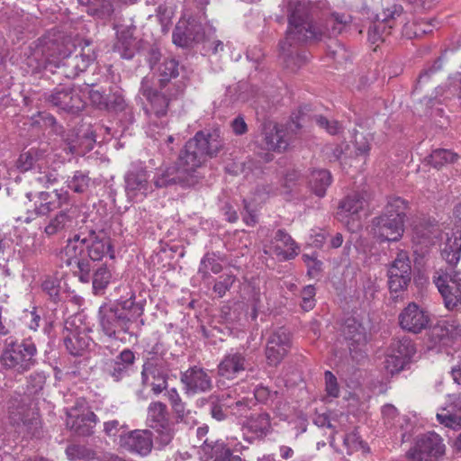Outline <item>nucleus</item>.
Segmentation results:
<instances>
[{
    "instance_id": "f257e3e1",
    "label": "nucleus",
    "mask_w": 461,
    "mask_h": 461,
    "mask_svg": "<svg viewBox=\"0 0 461 461\" xmlns=\"http://www.w3.org/2000/svg\"><path fill=\"white\" fill-rule=\"evenodd\" d=\"M223 143L218 131L204 133L198 131L189 140L181 152L176 167H169L158 176L155 180L157 187H167L180 183L190 185L194 184V173L205 161L212 158L222 149Z\"/></svg>"
},
{
    "instance_id": "f03ea898",
    "label": "nucleus",
    "mask_w": 461,
    "mask_h": 461,
    "mask_svg": "<svg viewBox=\"0 0 461 461\" xmlns=\"http://www.w3.org/2000/svg\"><path fill=\"white\" fill-rule=\"evenodd\" d=\"M287 12L288 28L286 37L280 45L283 55H285L286 45L292 46L294 43L317 40L321 35L336 36L350 22V16L334 13L327 19L325 29L322 31L312 24L308 8L304 4L297 0H291L287 3Z\"/></svg>"
},
{
    "instance_id": "7ed1b4c3",
    "label": "nucleus",
    "mask_w": 461,
    "mask_h": 461,
    "mask_svg": "<svg viewBox=\"0 0 461 461\" xmlns=\"http://www.w3.org/2000/svg\"><path fill=\"white\" fill-rule=\"evenodd\" d=\"M136 308L138 315H141L143 309L135 304L133 296L116 303H104L98 311L99 325L102 331L109 338H113L120 331L129 332L131 319L127 310Z\"/></svg>"
},
{
    "instance_id": "20e7f679",
    "label": "nucleus",
    "mask_w": 461,
    "mask_h": 461,
    "mask_svg": "<svg viewBox=\"0 0 461 461\" xmlns=\"http://www.w3.org/2000/svg\"><path fill=\"white\" fill-rule=\"evenodd\" d=\"M74 44L68 38L48 35L40 40V45L34 50L33 59L38 62L36 71L45 68L47 64L58 63L59 59L68 58Z\"/></svg>"
},
{
    "instance_id": "39448f33",
    "label": "nucleus",
    "mask_w": 461,
    "mask_h": 461,
    "mask_svg": "<svg viewBox=\"0 0 461 461\" xmlns=\"http://www.w3.org/2000/svg\"><path fill=\"white\" fill-rule=\"evenodd\" d=\"M405 214L393 209L392 203L382 215L373 220L374 235L380 241H398L404 231Z\"/></svg>"
},
{
    "instance_id": "423d86ee",
    "label": "nucleus",
    "mask_w": 461,
    "mask_h": 461,
    "mask_svg": "<svg viewBox=\"0 0 461 461\" xmlns=\"http://www.w3.org/2000/svg\"><path fill=\"white\" fill-rule=\"evenodd\" d=\"M140 90L147 98L149 107L145 108L147 114H154L159 118L166 115L169 100L177 97L183 92V87L168 85L167 87L160 91L153 90L150 86V80L144 77L141 81Z\"/></svg>"
},
{
    "instance_id": "0eeeda50",
    "label": "nucleus",
    "mask_w": 461,
    "mask_h": 461,
    "mask_svg": "<svg viewBox=\"0 0 461 461\" xmlns=\"http://www.w3.org/2000/svg\"><path fill=\"white\" fill-rule=\"evenodd\" d=\"M68 428L78 436H90L97 423V416L91 411L85 399H77L75 404L66 411Z\"/></svg>"
},
{
    "instance_id": "6e6552de",
    "label": "nucleus",
    "mask_w": 461,
    "mask_h": 461,
    "mask_svg": "<svg viewBox=\"0 0 461 461\" xmlns=\"http://www.w3.org/2000/svg\"><path fill=\"white\" fill-rule=\"evenodd\" d=\"M445 454L443 439L435 432L417 438L414 446L407 452L411 461H438Z\"/></svg>"
},
{
    "instance_id": "1a4fd4ad",
    "label": "nucleus",
    "mask_w": 461,
    "mask_h": 461,
    "mask_svg": "<svg viewBox=\"0 0 461 461\" xmlns=\"http://www.w3.org/2000/svg\"><path fill=\"white\" fill-rule=\"evenodd\" d=\"M435 285L443 297L445 306L453 310L461 305V276L460 273L451 268L438 274L434 279Z\"/></svg>"
},
{
    "instance_id": "9d476101",
    "label": "nucleus",
    "mask_w": 461,
    "mask_h": 461,
    "mask_svg": "<svg viewBox=\"0 0 461 461\" xmlns=\"http://www.w3.org/2000/svg\"><path fill=\"white\" fill-rule=\"evenodd\" d=\"M411 281V261L407 252L400 251L388 269V285L393 293L405 289Z\"/></svg>"
},
{
    "instance_id": "9b49d317",
    "label": "nucleus",
    "mask_w": 461,
    "mask_h": 461,
    "mask_svg": "<svg viewBox=\"0 0 461 461\" xmlns=\"http://www.w3.org/2000/svg\"><path fill=\"white\" fill-rule=\"evenodd\" d=\"M399 323L402 329L417 334L429 326L430 317L417 303H410L399 314Z\"/></svg>"
},
{
    "instance_id": "f8f14e48",
    "label": "nucleus",
    "mask_w": 461,
    "mask_h": 461,
    "mask_svg": "<svg viewBox=\"0 0 461 461\" xmlns=\"http://www.w3.org/2000/svg\"><path fill=\"white\" fill-rule=\"evenodd\" d=\"M291 348V334L285 328L275 330L268 338L266 357L269 365L277 366Z\"/></svg>"
},
{
    "instance_id": "ddd939ff",
    "label": "nucleus",
    "mask_w": 461,
    "mask_h": 461,
    "mask_svg": "<svg viewBox=\"0 0 461 461\" xmlns=\"http://www.w3.org/2000/svg\"><path fill=\"white\" fill-rule=\"evenodd\" d=\"M167 376V369L162 360H149L143 365L142 384L147 387H151L155 394H158L166 389Z\"/></svg>"
},
{
    "instance_id": "4468645a",
    "label": "nucleus",
    "mask_w": 461,
    "mask_h": 461,
    "mask_svg": "<svg viewBox=\"0 0 461 461\" xmlns=\"http://www.w3.org/2000/svg\"><path fill=\"white\" fill-rule=\"evenodd\" d=\"M52 106L69 113H77L84 108L78 93L69 87H57L46 97Z\"/></svg>"
},
{
    "instance_id": "2eb2a0df",
    "label": "nucleus",
    "mask_w": 461,
    "mask_h": 461,
    "mask_svg": "<svg viewBox=\"0 0 461 461\" xmlns=\"http://www.w3.org/2000/svg\"><path fill=\"white\" fill-rule=\"evenodd\" d=\"M121 445L131 452L148 456L153 447V434L149 429H135L121 437Z\"/></svg>"
},
{
    "instance_id": "dca6fc26",
    "label": "nucleus",
    "mask_w": 461,
    "mask_h": 461,
    "mask_svg": "<svg viewBox=\"0 0 461 461\" xmlns=\"http://www.w3.org/2000/svg\"><path fill=\"white\" fill-rule=\"evenodd\" d=\"M86 237V248L91 260H101L106 255H109L110 258H114L111 239L104 230H89Z\"/></svg>"
},
{
    "instance_id": "f3484780",
    "label": "nucleus",
    "mask_w": 461,
    "mask_h": 461,
    "mask_svg": "<svg viewBox=\"0 0 461 461\" xmlns=\"http://www.w3.org/2000/svg\"><path fill=\"white\" fill-rule=\"evenodd\" d=\"M186 393H199L209 391L212 379L205 370L193 366L181 374L180 378Z\"/></svg>"
},
{
    "instance_id": "a211bd4d",
    "label": "nucleus",
    "mask_w": 461,
    "mask_h": 461,
    "mask_svg": "<svg viewBox=\"0 0 461 461\" xmlns=\"http://www.w3.org/2000/svg\"><path fill=\"white\" fill-rule=\"evenodd\" d=\"M384 423L391 429H395V433L402 442L408 441L413 429V424L406 416H400L396 408L392 404H386L382 409Z\"/></svg>"
},
{
    "instance_id": "6ab92c4d",
    "label": "nucleus",
    "mask_w": 461,
    "mask_h": 461,
    "mask_svg": "<svg viewBox=\"0 0 461 461\" xmlns=\"http://www.w3.org/2000/svg\"><path fill=\"white\" fill-rule=\"evenodd\" d=\"M28 352L29 348L25 344L11 341L1 356V363L6 368L15 369L19 373L23 372L29 365L26 359Z\"/></svg>"
},
{
    "instance_id": "aec40b11",
    "label": "nucleus",
    "mask_w": 461,
    "mask_h": 461,
    "mask_svg": "<svg viewBox=\"0 0 461 461\" xmlns=\"http://www.w3.org/2000/svg\"><path fill=\"white\" fill-rule=\"evenodd\" d=\"M203 36V28L200 23H197L194 18L188 20L183 18L177 23L173 32V41L178 46H185L189 41H201Z\"/></svg>"
},
{
    "instance_id": "412c9836",
    "label": "nucleus",
    "mask_w": 461,
    "mask_h": 461,
    "mask_svg": "<svg viewBox=\"0 0 461 461\" xmlns=\"http://www.w3.org/2000/svg\"><path fill=\"white\" fill-rule=\"evenodd\" d=\"M125 191L129 199L137 198L148 191V175L140 164H133L125 176Z\"/></svg>"
},
{
    "instance_id": "4be33fe9",
    "label": "nucleus",
    "mask_w": 461,
    "mask_h": 461,
    "mask_svg": "<svg viewBox=\"0 0 461 461\" xmlns=\"http://www.w3.org/2000/svg\"><path fill=\"white\" fill-rule=\"evenodd\" d=\"M249 366L245 355L238 351L228 353L218 366V374L226 379H234Z\"/></svg>"
},
{
    "instance_id": "5701e85b",
    "label": "nucleus",
    "mask_w": 461,
    "mask_h": 461,
    "mask_svg": "<svg viewBox=\"0 0 461 461\" xmlns=\"http://www.w3.org/2000/svg\"><path fill=\"white\" fill-rule=\"evenodd\" d=\"M242 447L240 442L235 443L233 439L229 440L226 446L222 442L209 443L205 439L201 447L202 451L207 455V458L215 456L213 461H230L232 453L240 451Z\"/></svg>"
},
{
    "instance_id": "b1692460",
    "label": "nucleus",
    "mask_w": 461,
    "mask_h": 461,
    "mask_svg": "<svg viewBox=\"0 0 461 461\" xmlns=\"http://www.w3.org/2000/svg\"><path fill=\"white\" fill-rule=\"evenodd\" d=\"M271 431V421L269 414L262 412L250 416L243 424L244 435L248 437V440L251 441L256 438H263Z\"/></svg>"
},
{
    "instance_id": "393cba45",
    "label": "nucleus",
    "mask_w": 461,
    "mask_h": 461,
    "mask_svg": "<svg viewBox=\"0 0 461 461\" xmlns=\"http://www.w3.org/2000/svg\"><path fill=\"white\" fill-rule=\"evenodd\" d=\"M336 214L337 218L352 231L360 228L361 218L366 215L363 213L361 203H339Z\"/></svg>"
},
{
    "instance_id": "a878e982",
    "label": "nucleus",
    "mask_w": 461,
    "mask_h": 461,
    "mask_svg": "<svg viewBox=\"0 0 461 461\" xmlns=\"http://www.w3.org/2000/svg\"><path fill=\"white\" fill-rule=\"evenodd\" d=\"M87 237L83 232L76 234L72 239L68 240L63 252L62 259L68 266H73V264L78 260L85 258V249L86 248Z\"/></svg>"
},
{
    "instance_id": "bb28decb",
    "label": "nucleus",
    "mask_w": 461,
    "mask_h": 461,
    "mask_svg": "<svg viewBox=\"0 0 461 461\" xmlns=\"http://www.w3.org/2000/svg\"><path fill=\"white\" fill-rule=\"evenodd\" d=\"M122 59H130L137 50V41L133 37V29L122 27L117 31V41L113 47Z\"/></svg>"
},
{
    "instance_id": "cd10ccee",
    "label": "nucleus",
    "mask_w": 461,
    "mask_h": 461,
    "mask_svg": "<svg viewBox=\"0 0 461 461\" xmlns=\"http://www.w3.org/2000/svg\"><path fill=\"white\" fill-rule=\"evenodd\" d=\"M81 5L86 6V12L100 19L110 18L115 8L123 2L119 0H77Z\"/></svg>"
},
{
    "instance_id": "c85d7f7f",
    "label": "nucleus",
    "mask_w": 461,
    "mask_h": 461,
    "mask_svg": "<svg viewBox=\"0 0 461 461\" xmlns=\"http://www.w3.org/2000/svg\"><path fill=\"white\" fill-rule=\"evenodd\" d=\"M78 211L76 207L70 208L67 212L58 214L49 225L46 226L45 231L49 235H53L64 229H71L78 225Z\"/></svg>"
},
{
    "instance_id": "c756f323",
    "label": "nucleus",
    "mask_w": 461,
    "mask_h": 461,
    "mask_svg": "<svg viewBox=\"0 0 461 461\" xmlns=\"http://www.w3.org/2000/svg\"><path fill=\"white\" fill-rule=\"evenodd\" d=\"M9 419L11 423L17 427H28V404L27 397L17 399L14 398L8 407Z\"/></svg>"
},
{
    "instance_id": "7c9ffc66",
    "label": "nucleus",
    "mask_w": 461,
    "mask_h": 461,
    "mask_svg": "<svg viewBox=\"0 0 461 461\" xmlns=\"http://www.w3.org/2000/svg\"><path fill=\"white\" fill-rule=\"evenodd\" d=\"M275 240L281 245L276 244L274 247V252L277 256H282L285 259L294 258L298 254V246L291 236L283 230H278L275 236Z\"/></svg>"
},
{
    "instance_id": "2f4dec72",
    "label": "nucleus",
    "mask_w": 461,
    "mask_h": 461,
    "mask_svg": "<svg viewBox=\"0 0 461 461\" xmlns=\"http://www.w3.org/2000/svg\"><path fill=\"white\" fill-rule=\"evenodd\" d=\"M64 345L71 355L80 356L89 348L90 339L85 333L77 330L68 331L64 337Z\"/></svg>"
},
{
    "instance_id": "473e14b6",
    "label": "nucleus",
    "mask_w": 461,
    "mask_h": 461,
    "mask_svg": "<svg viewBox=\"0 0 461 461\" xmlns=\"http://www.w3.org/2000/svg\"><path fill=\"white\" fill-rule=\"evenodd\" d=\"M442 257L451 267L456 266L461 258V230L453 232L451 237H447Z\"/></svg>"
},
{
    "instance_id": "72a5a7b5",
    "label": "nucleus",
    "mask_w": 461,
    "mask_h": 461,
    "mask_svg": "<svg viewBox=\"0 0 461 461\" xmlns=\"http://www.w3.org/2000/svg\"><path fill=\"white\" fill-rule=\"evenodd\" d=\"M134 354L130 349L122 350L120 355L109 365V373L115 381H119L133 364Z\"/></svg>"
},
{
    "instance_id": "f704fd0d",
    "label": "nucleus",
    "mask_w": 461,
    "mask_h": 461,
    "mask_svg": "<svg viewBox=\"0 0 461 461\" xmlns=\"http://www.w3.org/2000/svg\"><path fill=\"white\" fill-rule=\"evenodd\" d=\"M331 175L326 169H314L309 177V186L318 198L325 195L328 186L331 184Z\"/></svg>"
},
{
    "instance_id": "c9c22d12",
    "label": "nucleus",
    "mask_w": 461,
    "mask_h": 461,
    "mask_svg": "<svg viewBox=\"0 0 461 461\" xmlns=\"http://www.w3.org/2000/svg\"><path fill=\"white\" fill-rule=\"evenodd\" d=\"M265 142L268 149L282 151L288 146L285 132L277 125H268L265 128Z\"/></svg>"
},
{
    "instance_id": "e433bc0d",
    "label": "nucleus",
    "mask_w": 461,
    "mask_h": 461,
    "mask_svg": "<svg viewBox=\"0 0 461 461\" xmlns=\"http://www.w3.org/2000/svg\"><path fill=\"white\" fill-rule=\"evenodd\" d=\"M376 20L392 30L397 23H403L405 21L403 8L400 5L393 4L377 14Z\"/></svg>"
},
{
    "instance_id": "4c0bfd02",
    "label": "nucleus",
    "mask_w": 461,
    "mask_h": 461,
    "mask_svg": "<svg viewBox=\"0 0 461 461\" xmlns=\"http://www.w3.org/2000/svg\"><path fill=\"white\" fill-rule=\"evenodd\" d=\"M458 158L457 153L449 149H437L426 158V161L433 167L439 169L446 165L455 163Z\"/></svg>"
},
{
    "instance_id": "58836bf2",
    "label": "nucleus",
    "mask_w": 461,
    "mask_h": 461,
    "mask_svg": "<svg viewBox=\"0 0 461 461\" xmlns=\"http://www.w3.org/2000/svg\"><path fill=\"white\" fill-rule=\"evenodd\" d=\"M159 86L161 90L167 87L172 78L178 76V62L175 59H164L158 67Z\"/></svg>"
},
{
    "instance_id": "ea45409f",
    "label": "nucleus",
    "mask_w": 461,
    "mask_h": 461,
    "mask_svg": "<svg viewBox=\"0 0 461 461\" xmlns=\"http://www.w3.org/2000/svg\"><path fill=\"white\" fill-rule=\"evenodd\" d=\"M343 333L347 339L357 344L364 343L366 340L365 328L354 318L346 321Z\"/></svg>"
},
{
    "instance_id": "a19ab883",
    "label": "nucleus",
    "mask_w": 461,
    "mask_h": 461,
    "mask_svg": "<svg viewBox=\"0 0 461 461\" xmlns=\"http://www.w3.org/2000/svg\"><path fill=\"white\" fill-rule=\"evenodd\" d=\"M148 420L152 428L168 423L166 404L161 402H151L148 408Z\"/></svg>"
},
{
    "instance_id": "79ce46f5",
    "label": "nucleus",
    "mask_w": 461,
    "mask_h": 461,
    "mask_svg": "<svg viewBox=\"0 0 461 461\" xmlns=\"http://www.w3.org/2000/svg\"><path fill=\"white\" fill-rule=\"evenodd\" d=\"M390 351L408 363L415 354L416 348L410 338L402 337L392 343Z\"/></svg>"
},
{
    "instance_id": "37998d69",
    "label": "nucleus",
    "mask_w": 461,
    "mask_h": 461,
    "mask_svg": "<svg viewBox=\"0 0 461 461\" xmlns=\"http://www.w3.org/2000/svg\"><path fill=\"white\" fill-rule=\"evenodd\" d=\"M437 420L446 427L456 429L461 428V402L452 406L447 413H437Z\"/></svg>"
},
{
    "instance_id": "c03bdc74",
    "label": "nucleus",
    "mask_w": 461,
    "mask_h": 461,
    "mask_svg": "<svg viewBox=\"0 0 461 461\" xmlns=\"http://www.w3.org/2000/svg\"><path fill=\"white\" fill-rule=\"evenodd\" d=\"M254 397L258 402L269 404L277 408L281 402V397L277 391H271L268 387L259 385L254 390Z\"/></svg>"
},
{
    "instance_id": "a18cd8bd",
    "label": "nucleus",
    "mask_w": 461,
    "mask_h": 461,
    "mask_svg": "<svg viewBox=\"0 0 461 461\" xmlns=\"http://www.w3.org/2000/svg\"><path fill=\"white\" fill-rule=\"evenodd\" d=\"M67 456L69 460H83V461H91L95 459V452L85 447L80 445H71L68 446L66 449Z\"/></svg>"
},
{
    "instance_id": "49530a36",
    "label": "nucleus",
    "mask_w": 461,
    "mask_h": 461,
    "mask_svg": "<svg viewBox=\"0 0 461 461\" xmlns=\"http://www.w3.org/2000/svg\"><path fill=\"white\" fill-rule=\"evenodd\" d=\"M432 334L433 336L439 337V339L442 340L447 336L453 338L461 335V330L459 329L458 325L456 324L455 321L451 322L446 321L437 327H434Z\"/></svg>"
},
{
    "instance_id": "de8ad7c7",
    "label": "nucleus",
    "mask_w": 461,
    "mask_h": 461,
    "mask_svg": "<svg viewBox=\"0 0 461 461\" xmlns=\"http://www.w3.org/2000/svg\"><path fill=\"white\" fill-rule=\"evenodd\" d=\"M391 33V29H388L383 23L375 19L374 23L368 29V40L373 44L378 41H384L386 35Z\"/></svg>"
},
{
    "instance_id": "09e8293b",
    "label": "nucleus",
    "mask_w": 461,
    "mask_h": 461,
    "mask_svg": "<svg viewBox=\"0 0 461 461\" xmlns=\"http://www.w3.org/2000/svg\"><path fill=\"white\" fill-rule=\"evenodd\" d=\"M406 364L407 362L397 356V354L390 351L384 359V368L387 373L393 375L402 370Z\"/></svg>"
},
{
    "instance_id": "8fccbe9b",
    "label": "nucleus",
    "mask_w": 461,
    "mask_h": 461,
    "mask_svg": "<svg viewBox=\"0 0 461 461\" xmlns=\"http://www.w3.org/2000/svg\"><path fill=\"white\" fill-rule=\"evenodd\" d=\"M111 273L105 267H101L95 270L93 276V288L95 292L104 290L109 284Z\"/></svg>"
},
{
    "instance_id": "3c124183",
    "label": "nucleus",
    "mask_w": 461,
    "mask_h": 461,
    "mask_svg": "<svg viewBox=\"0 0 461 461\" xmlns=\"http://www.w3.org/2000/svg\"><path fill=\"white\" fill-rule=\"evenodd\" d=\"M153 429L156 430L158 434L156 440L160 447H166L172 441L174 437V431L169 422Z\"/></svg>"
},
{
    "instance_id": "603ef678",
    "label": "nucleus",
    "mask_w": 461,
    "mask_h": 461,
    "mask_svg": "<svg viewBox=\"0 0 461 461\" xmlns=\"http://www.w3.org/2000/svg\"><path fill=\"white\" fill-rule=\"evenodd\" d=\"M89 177L81 172H77L69 181L68 187L75 193H84L87 190Z\"/></svg>"
},
{
    "instance_id": "864d4df0",
    "label": "nucleus",
    "mask_w": 461,
    "mask_h": 461,
    "mask_svg": "<svg viewBox=\"0 0 461 461\" xmlns=\"http://www.w3.org/2000/svg\"><path fill=\"white\" fill-rule=\"evenodd\" d=\"M235 279V276L230 274H225L220 276L219 280L213 285L214 293H216L220 297H222L225 295L227 291L230 289Z\"/></svg>"
},
{
    "instance_id": "5fc2aeb1",
    "label": "nucleus",
    "mask_w": 461,
    "mask_h": 461,
    "mask_svg": "<svg viewBox=\"0 0 461 461\" xmlns=\"http://www.w3.org/2000/svg\"><path fill=\"white\" fill-rule=\"evenodd\" d=\"M77 268L76 274L78 275L79 280L82 283H88L91 279V263L86 258L78 260L73 264Z\"/></svg>"
},
{
    "instance_id": "6e6d98bb",
    "label": "nucleus",
    "mask_w": 461,
    "mask_h": 461,
    "mask_svg": "<svg viewBox=\"0 0 461 461\" xmlns=\"http://www.w3.org/2000/svg\"><path fill=\"white\" fill-rule=\"evenodd\" d=\"M316 290L313 285H306L303 287L302 291V308L308 312L312 310L315 305V296Z\"/></svg>"
},
{
    "instance_id": "4d7b16f0",
    "label": "nucleus",
    "mask_w": 461,
    "mask_h": 461,
    "mask_svg": "<svg viewBox=\"0 0 461 461\" xmlns=\"http://www.w3.org/2000/svg\"><path fill=\"white\" fill-rule=\"evenodd\" d=\"M343 442L344 446L348 449V453L357 451L363 447V442L360 439L357 432L355 430L346 434Z\"/></svg>"
},
{
    "instance_id": "13d9d810",
    "label": "nucleus",
    "mask_w": 461,
    "mask_h": 461,
    "mask_svg": "<svg viewBox=\"0 0 461 461\" xmlns=\"http://www.w3.org/2000/svg\"><path fill=\"white\" fill-rule=\"evenodd\" d=\"M147 133L150 138H153L155 140H158L159 142L164 141L167 144H170L174 140L172 135L166 134L165 132H160V129L156 122H151L149 124Z\"/></svg>"
},
{
    "instance_id": "bf43d9fd",
    "label": "nucleus",
    "mask_w": 461,
    "mask_h": 461,
    "mask_svg": "<svg viewBox=\"0 0 461 461\" xmlns=\"http://www.w3.org/2000/svg\"><path fill=\"white\" fill-rule=\"evenodd\" d=\"M221 265L211 256L206 255L201 261L200 272H212L213 274H218L221 271Z\"/></svg>"
},
{
    "instance_id": "052dcab7",
    "label": "nucleus",
    "mask_w": 461,
    "mask_h": 461,
    "mask_svg": "<svg viewBox=\"0 0 461 461\" xmlns=\"http://www.w3.org/2000/svg\"><path fill=\"white\" fill-rule=\"evenodd\" d=\"M442 59H438L432 66L421 72L417 81L416 89L425 84L432 77V75L439 71L442 68Z\"/></svg>"
},
{
    "instance_id": "680f3d73",
    "label": "nucleus",
    "mask_w": 461,
    "mask_h": 461,
    "mask_svg": "<svg viewBox=\"0 0 461 461\" xmlns=\"http://www.w3.org/2000/svg\"><path fill=\"white\" fill-rule=\"evenodd\" d=\"M41 287L51 298H56L59 292V281L54 276H46L41 283Z\"/></svg>"
},
{
    "instance_id": "e2e57ef3",
    "label": "nucleus",
    "mask_w": 461,
    "mask_h": 461,
    "mask_svg": "<svg viewBox=\"0 0 461 461\" xmlns=\"http://www.w3.org/2000/svg\"><path fill=\"white\" fill-rule=\"evenodd\" d=\"M258 203H245L243 220L247 225L253 226L258 222Z\"/></svg>"
},
{
    "instance_id": "0e129e2a",
    "label": "nucleus",
    "mask_w": 461,
    "mask_h": 461,
    "mask_svg": "<svg viewBox=\"0 0 461 461\" xmlns=\"http://www.w3.org/2000/svg\"><path fill=\"white\" fill-rule=\"evenodd\" d=\"M316 123L325 129L330 134H337L340 131V125L337 121H330L322 115L315 116Z\"/></svg>"
},
{
    "instance_id": "69168bd1",
    "label": "nucleus",
    "mask_w": 461,
    "mask_h": 461,
    "mask_svg": "<svg viewBox=\"0 0 461 461\" xmlns=\"http://www.w3.org/2000/svg\"><path fill=\"white\" fill-rule=\"evenodd\" d=\"M176 420L179 422H183L188 427H194L197 424L196 411L192 410H186L185 406L182 407V411L175 412Z\"/></svg>"
},
{
    "instance_id": "338daca9",
    "label": "nucleus",
    "mask_w": 461,
    "mask_h": 461,
    "mask_svg": "<svg viewBox=\"0 0 461 461\" xmlns=\"http://www.w3.org/2000/svg\"><path fill=\"white\" fill-rule=\"evenodd\" d=\"M325 384L327 393L331 397H338L339 393V388L337 383V378L330 371L325 372Z\"/></svg>"
},
{
    "instance_id": "774afa93",
    "label": "nucleus",
    "mask_w": 461,
    "mask_h": 461,
    "mask_svg": "<svg viewBox=\"0 0 461 461\" xmlns=\"http://www.w3.org/2000/svg\"><path fill=\"white\" fill-rule=\"evenodd\" d=\"M167 394L174 412L182 411V407L185 406V403L182 402V399L176 389L172 388L168 390Z\"/></svg>"
}]
</instances>
